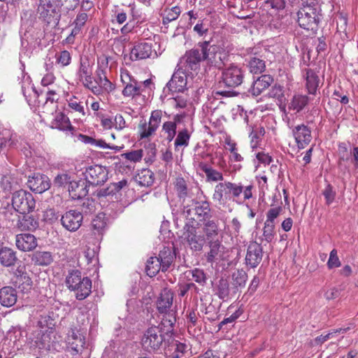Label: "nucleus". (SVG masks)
<instances>
[{"label": "nucleus", "mask_w": 358, "mask_h": 358, "mask_svg": "<svg viewBox=\"0 0 358 358\" xmlns=\"http://www.w3.org/2000/svg\"><path fill=\"white\" fill-rule=\"evenodd\" d=\"M321 8L318 0H302V7L297 12L299 25L306 30L317 28Z\"/></svg>", "instance_id": "obj_1"}, {"label": "nucleus", "mask_w": 358, "mask_h": 358, "mask_svg": "<svg viewBox=\"0 0 358 358\" xmlns=\"http://www.w3.org/2000/svg\"><path fill=\"white\" fill-rule=\"evenodd\" d=\"M65 283L69 289L76 292L78 300L86 299L92 292V280L88 277L83 276L78 270L69 271Z\"/></svg>", "instance_id": "obj_2"}, {"label": "nucleus", "mask_w": 358, "mask_h": 358, "mask_svg": "<svg viewBox=\"0 0 358 358\" xmlns=\"http://www.w3.org/2000/svg\"><path fill=\"white\" fill-rule=\"evenodd\" d=\"M198 46L201 48L203 61L206 62V65L209 69L213 67L222 69L228 61L227 52L220 46L211 45L210 41L199 42Z\"/></svg>", "instance_id": "obj_3"}, {"label": "nucleus", "mask_w": 358, "mask_h": 358, "mask_svg": "<svg viewBox=\"0 0 358 358\" xmlns=\"http://www.w3.org/2000/svg\"><path fill=\"white\" fill-rule=\"evenodd\" d=\"M30 346L34 349L46 351H59L62 348L57 338L56 333L52 329H48L45 331L37 330L31 338Z\"/></svg>", "instance_id": "obj_4"}, {"label": "nucleus", "mask_w": 358, "mask_h": 358, "mask_svg": "<svg viewBox=\"0 0 358 358\" xmlns=\"http://www.w3.org/2000/svg\"><path fill=\"white\" fill-rule=\"evenodd\" d=\"M183 227V236L190 249L194 252H201L206 240L201 234L197 231V225L194 217H189Z\"/></svg>", "instance_id": "obj_5"}, {"label": "nucleus", "mask_w": 358, "mask_h": 358, "mask_svg": "<svg viewBox=\"0 0 358 358\" xmlns=\"http://www.w3.org/2000/svg\"><path fill=\"white\" fill-rule=\"evenodd\" d=\"M243 189V186L231 182H220L215 185L213 199L222 204L224 201L230 199L231 194L234 197H238Z\"/></svg>", "instance_id": "obj_6"}, {"label": "nucleus", "mask_w": 358, "mask_h": 358, "mask_svg": "<svg viewBox=\"0 0 358 358\" xmlns=\"http://www.w3.org/2000/svg\"><path fill=\"white\" fill-rule=\"evenodd\" d=\"M203 61V54L200 49H192L187 51L177 65L178 68L189 74L197 73L200 69L201 62Z\"/></svg>", "instance_id": "obj_7"}, {"label": "nucleus", "mask_w": 358, "mask_h": 358, "mask_svg": "<svg viewBox=\"0 0 358 358\" xmlns=\"http://www.w3.org/2000/svg\"><path fill=\"white\" fill-rule=\"evenodd\" d=\"M12 206L17 212L25 214L34 210L36 201L31 193L20 189L13 193Z\"/></svg>", "instance_id": "obj_8"}, {"label": "nucleus", "mask_w": 358, "mask_h": 358, "mask_svg": "<svg viewBox=\"0 0 358 358\" xmlns=\"http://www.w3.org/2000/svg\"><path fill=\"white\" fill-rule=\"evenodd\" d=\"M244 76L245 71L241 66L231 64L222 71V83L225 87L235 88L242 84Z\"/></svg>", "instance_id": "obj_9"}, {"label": "nucleus", "mask_w": 358, "mask_h": 358, "mask_svg": "<svg viewBox=\"0 0 358 358\" xmlns=\"http://www.w3.org/2000/svg\"><path fill=\"white\" fill-rule=\"evenodd\" d=\"M164 334L159 327H151L144 333L141 342L146 350L159 349L164 341Z\"/></svg>", "instance_id": "obj_10"}, {"label": "nucleus", "mask_w": 358, "mask_h": 358, "mask_svg": "<svg viewBox=\"0 0 358 358\" xmlns=\"http://www.w3.org/2000/svg\"><path fill=\"white\" fill-rule=\"evenodd\" d=\"M208 250L204 253V258L208 264L213 265L223 261L226 257V247L222 244V239L210 241L206 243Z\"/></svg>", "instance_id": "obj_11"}, {"label": "nucleus", "mask_w": 358, "mask_h": 358, "mask_svg": "<svg viewBox=\"0 0 358 358\" xmlns=\"http://www.w3.org/2000/svg\"><path fill=\"white\" fill-rule=\"evenodd\" d=\"M98 68L96 71V86L101 87V94L103 92L110 93L115 90V85L108 79L106 73V68L108 64V57H103L98 62Z\"/></svg>", "instance_id": "obj_12"}, {"label": "nucleus", "mask_w": 358, "mask_h": 358, "mask_svg": "<svg viewBox=\"0 0 358 358\" xmlns=\"http://www.w3.org/2000/svg\"><path fill=\"white\" fill-rule=\"evenodd\" d=\"M162 117V111L155 110L151 113L148 123L141 122L138 126V132L141 139L152 136L158 129Z\"/></svg>", "instance_id": "obj_13"}, {"label": "nucleus", "mask_w": 358, "mask_h": 358, "mask_svg": "<svg viewBox=\"0 0 358 358\" xmlns=\"http://www.w3.org/2000/svg\"><path fill=\"white\" fill-rule=\"evenodd\" d=\"M85 181L92 185H99L108 179V170L101 165L89 166L85 172Z\"/></svg>", "instance_id": "obj_14"}, {"label": "nucleus", "mask_w": 358, "mask_h": 358, "mask_svg": "<svg viewBox=\"0 0 358 358\" xmlns=\"http://www.w3.org/2000/svg\"><path fill=\"white\" fill-rule=\"evenodd\" d=\"M188 73L178 68L173 73L171 80L167 83L164 90L167 89L173 92H182L186 89L187 75Z\"/></svg>", "instance_id": "obj_15"}, {"label": "nucleus", "mask_w": 358, "mask_h": 358, "mask_svg": "<svg viewBox=\"0 0 358 358\" xmlns=\"http://www.w3.org/2000/svg\"><path fill=\"white\" fill-rule=\"evenodd\" d=\"M83 220L82 213L76 210L66 212L61 217L62 226L69 231H76L81 226Z\"/></svg>", "instance_id": "obj_16"}, {"label": "nucleus", "mask_w": 358, "mask_h": 358, "mask_svg": "<svg viewBox=\"0 0 358 358\" xmlns=\"http://www.w3.org/2000/svg\"><path fill=\"white\" fill-rule=\"evenodd\" d=\"M292 134L299 150L305 148L312 140L310 129L303 124L294 127L292 129Z\"/></svg>", "instance_id": "obj_17"}, {"label": "nucleus", "mask_w": 358, "mask_h": 358, "mask_svg": "<svg viewBox=\"0 0 358 358\" xmlns=\"http://www.w3.org/2000/svg\"><path fill=\"white\" fill-rule=\"evenodd\" d=\"M263 248L261 243L252 242L248 247L245 264L252 268H256L262 262Z\"/></svg>", "instance_id": "obj_18"}, {"label": "nucleus", "mask_w": 358, "mask_h": 358, "mask_svg": "<svg viewBox=\"0 0 358 358\" xmlns=\"http://www.w3.org/2000/svg\"><path fill=\"white\" fill-rule=\"evenodd\" d=\"M27 185L31 191L38 194L44 192L50 187L48 176L41 173H34L29 176Z\"/></svg>", "instance_id": "obj_19"}, {"label": "nucleus", "mask_w": 358, "mask_h": 358, "mask_svg": "<svg viewBox=\"0 0 358 358\" xmlns=\"http://www.w3.org/2000/svg\"><path fill=\"white\" fill-rule=\"evenodd\" d=\"M152 45L149 42L136 43L130 51L129 57L132 61L149 58L152 54Z\"/></svg>", "instance_id": "obj_20"}, {"label": "nucleus", "mask_w": 358, "mask_h": 358, "mask_svg": "<svg viewBox=\"0 0 358 358\" xmlns=\"http://www.w3.org/2000/svg\"><path fill=\"white\" fill-rule=\"evenodd\" d=\"M68 343L73 355H81L85 350V338L78 330H71L68 336Z\"/></svg>", "instance_id": "obj_21"}, {"label": "nucleus", "mask_w": 358, "mask_h": 358, "mask_svg": "<svg viewBox=\"0 0 358 358\" xmlns=\"http://www.w3.org/2000/svg\"><path fill=\"white\" fill-rule=\"evenodd\" d=\"M59 6V0H39L38 13L44 20L49 23L51 17L57 13Z\"/></svg>", "instance_id": "obj_22"}, {"label": "nucleus", "mask_w": 358, "mask_h": 358, "mask_svg": "<svg viewBox=\"0 0 358 358\" xmlns=\"http://www.w3.org/2000/svg\"><path fill=\"white\" fill-rule=\"evenodd\" d=\"M173 292L167 288L164 289L157 301V308L160 313L176 311L173 307Z\"/></svg>", "instance_id": "obj_23"}, {"label": "nucleus", "mask_w": 358, "mask_h": 358, "mask_svg": "<svg viewBox=\"0 0 358 358\" xmlns=\"http://www.w3.org/2000/svg\"><path fill=\"white\" fill-rule=\"evenodd\" d=\"M188 216L194 214L197 216L199 222H204L208 220H210L212 215L210 214V204L207 201H196L194 203V207L187 210Z\"/></svg>", "instance_id": "obj_24"}, {"label": "nucleus", "mask_w": 358, "mask_h": 358, "mask_svg": "<svg viewBox=\"0 0 358 358\" xmlns=\"http://www.w3.org/2000/svg\"><path fill=\"white\" fill-rule=\"evenodd\" d=\"M121 80L125 85L122 90V94L124 96L134 97L141 94V88L138 85L137 81L131 78L128 71L122 73Z\"/></svg>", "instance_id": "obj_25"}, {"label": "nucleus", "mask_w": 358, "mask_h": 358, "mask_svg": "<svg viewBox=\"0 0 358 358\" xmlns=\"http://www.w3.org/2000/svg\"><path fill=\"white\" fill-rule=\"evenodd\" d=\"M16 246L22 251H31L37 246L36 237L30 234H21L16 236Z\"/></svg>", "instance_id": "obj_26"}, {"label": "nucleus", "mask_w": 358, "mask_h": 358, "mask_svg": "<svg viewBox=\"0 0 358 358\" xmlns=\"http://www.w3.org/2000/svg\"><path fill=\"white\" fill-rule=\"evenodd\" d=\"M139 17L138 12L136 10L135 6L129 5L125 9H121L116 11L115 18L112 20L113 23L117 22L119 24L124 23L129 17V22L135 20Z\"/></svg>", "instance_id": "obj_27"}, {"label": "nucleus", "mask_w": 358, "mask_h": 358, "mask_svg": "<svg viewBox=\"0 0 358 358\" xmlns=\"http://www.w3.org/2000/svg\"><path fill=\"white\" fill-rule=\"evenodd\" d=\"M219 223L217 220H208L203 222L202 235L204 236L206 243L210 241H216L220 234Z\"/></svg>", "instance_id": "obj_28"}, {"label": "nucleus", "mask_w": 358, "mask_h": 358, "mask_svg": "<svg viewBox=\"0 0 358 358\" xmlns=\"http://www.w3.org/2000/svg\"><path fill=\"white\" fill-rule=\"evenodd\" d=\"M273 80L270 76L262 75L252 83L248 92L254 96H257L271 85Z\"/></svg>", "instance_id": "obj_29"}, {"label": "nucleus", "mask_w": 358, "mask_h": 358, "mask_svg": "<svg viewBox=\"0 0 358 358\" xmlns=\"http://www.w3.org/2000/svg\"><path fill=\"white\" fill-rule=\"evenodd\" d=\"M85 180L72 181L69 186V192L73 199H80L88 194L87 185Z\"/></svg>", "instance_id": "obj_30"}, {"label": "nucleus", "mask_w": 358, "mask_h": 358, "mask_svg": "<svg viewBox=\"0 0 358 358\" xmlns=\"http://www.w3.org/2000/svg\"><path fill=\"white\" fill-rule=\"evenodd\" d=\"M17 295L15 289L6 286L0 289V303L5 307H11L17 301Z\"/></svg>", "instance_id": "obj_31"}, {"label": "nucleus", "mask_w": 358, "mask_h": 358, "mask_svg": "<svg viewBox=\"0 0 358 358\" xmlns=\"http://www.w3.org/2000/svg\"><path fill=\"white\" fill-rule=\"evenodd\" d=\"M306 87L310 95H316L320 85V78L310 69H305Z\"/></svg>", "instance_id": "obj_32"}, {"label": "nucleus", "mask_w": 358, "mask_h": 358, "mask_svg": "<svg viewBox=\"0 0 358 358\" xmlns=\"http://www.w3.org/2000/svg\"><path fill=\"white\" fill-rule=\"evenodd\" d=\"M17 136L10 129H3L0 131V151L3 148H15L17 145Z\"/></svg>", "instance_id": "obj_33"}, {"label": "nucleus", "mask_w": 358, "mask_h": 358, "mask_svg": "<svg viewBox=\"0 0 358 358\" xmlns=\"http://www.w3.org/2000/svg\"><path fill=\"white\" fill-rule=\"evenodd\" d=\"M160 264L162 266V271H166L173 262L176 258V254L173 249L170 247H164L159 253V257H157Z\"/></svg>", "instance_id": "obj_34"}, {"label": "nucleus", "mask_w": 358, "mask_h": 358, "mask_svg": "<svg viewBox=\"0 0 358 358\" xmlns=\"http://www.w3.org/2000/svg\"><path fill=\"white\" fill-rule=\"evenodd\" d=\"M164 315L161 323L158 326L166 335H171L173 331V326L176 322V311H169L163 313Z\"/></svg>", "instance_id": "obj_35"}, {"label": "nucleus", "mask_w": 358, "mask_h": 358, "mask_svg": "<svg viewBox=\"0 0 358 358\" xmlns=\"http://www.w3.org/2000/svg\"><path fill=\"white\" fill-rule=\"evenodd\" d=\"M50 127L61 131H71L73 129L69 117L62 112L55 113L54 118L51 121Z\"/></svg>", "instance_id": "obj_36"}, {"label": "nucleus", "mask_w": 358, "mask_h": 358, "mask_svg": "<svg viewBox=\"0 0 358 358\" xmlns=\"http://www.w3.org/2000/svg\"><path fill=\"white\" fill-rule=\"evenodd\" d=\"M310 100V98L307 95L296 94L288 103V110L299 113L308 105Z\"/></svg>", "instance_id": "obj_37"}, {"label": "nucleus", "mask_w": 358, "mask_h": 358, "mask_svg": "<svg viewBox=\"0 0 358 358\" xmlns=\"http://www.w3.org/2000/svg\"><path fill=\"white\" fill-rule=\"evenodd\" d=\"M17 228L21 231H35L39 227V222L32 215H24L20 217L17 224Z\"/></svg>", "instance_id": "obj_38"}, {"label": "nucleus", "mask_w": 358, "mask_h": 358, "mask_svg": "<svg viewBox=\"0 0 358 358\" xmlns=\"http://www.w3.org/2000/svg\"><path fill=\"white\" fill-rule=\"evenodd\" d=\"M17 257L16 252L8 247H3L0 249V263L2 266L10 267L15 265Z\"/></svg>", "instance_id": "obj_39"}, {"label": "nucleus", "mask_w": 358, "mask_h": 358, "mask_svg": "<svg viewBox=\"0 0 358 358\" xmlns=\"http://www.w3.org/2000/svg\"><path fill=\"white\" fill-rule=\"evenodd\" d=\"M59 99V96L54 90H49L46 92L45 102L43 104V112L53 114L57 112V101Z\"/></svg>", "instance_id": "obj_40"}, {"label": "nucleus", "mask_w": 358, "mask_h": 358, "mask_svg": "<svg viewBox=\"0 0 358 358\" xmlns=\"http://www.w3.org/2000/svg\"><path fill=\"white\" fill-rule=\"evenodd\" d=\"M31 260L39 266H48L53 262L52 253L46 251H37L32 255Z\"/></svg>", "instance_id": "obj_41"}, {"label": "nucleus", "mask_w": 358, "mask_h": 358, "mask_svg": "<svg viewBox=\"0 0 358 358\" xmlns=\"http://www.w3.org/2000/svg\"><path fill=\"white\" fill-rule=\"evenodd\" d=\"M22 78L20 84L21 85L22 93L27 100L31 96V93L36 95L37 92L35 90L34 87L31 84V78L27 74L22 73Z\"/></svg>", "instance_id": "obj_42"}, {"label": "nucleus", "mask_w": 358, "mask_h": 358, "mask_svg": "<svg viewBox=\"0 0 358 358\" xmlns=\"http://www.w3.org/2000/svg\"><path fill=\"white\" fill-rule=\"evenodd\" d=\"M42 36L43 33L37 31L35 34L31 35L29 39L22 38L21 41L22 46L27 48L31 51L36 50L41 46Z\"/></svg>", "instance_id": "obj_43"}, {"label": "nucleus", "mask_w": 358, "mask_h": 358, "mask_svg": "<svg viewBox=\"0 0 358 358\" xmlns=\"http://www.w3.org/2000/svg\"><path fill=\"white\" fill-rule=\"evenodd\" d=\"M199 167L206 173L208 181H222L224 178L221 172L208 166L206 163L200 162Z\"/></svg>", "instance_id": "obj_44"}, {"label": "nucleus", "mask_w": 358, "mask_h": 358, "mask_svg": "<svg viewBox=\"0 0 358 358\" xmlns=\"http://www.w3.org/2000/svg\"><path fill=\"white\" fill-rule=\"evenodd\" d=\"M92 227L94 234H102L107 227V218L103 213H99L92 220Z\"/></svg>", "instance_id": "obj_45"}, {"label": "nucleus", "mask_w": 358, "mask_h": 358, "mask_svg": "<svg viewBox=\"0 0 358 358\" xmlns=\"http://www.w3.org/2000/svg\"><path fill=\"white\" fill-rule=\"evenodd\" d=\"M230 294L229 284L227 279L221 278L215 287V294L223 301L229 299Z\"/></svg>", "instance_id": "obj_46"}, {"label": "nucleus", "mask_w": 358, "mask_h": 358, "mask_svg": "<svg viewBox=\"0 0 358 358\" xmlns=\"http://www.w3.org/2000/svg\"><path fill=\"white\" fill-rule=\"evenodd\" d=\"M154 180V173L150 169H143L136 176V181L141 186H151L153 184Z\"/></svg>", "instance_id": "obj_47"}, {"label": "nucleus", "mask_w": 358, "mask_h": 358, "mask_svg": "<svg viewBox=\"0 0 358 358\" xmlns=\"http://www.w3.org/2000/svg\"><path fill=\"white\" fill-rule=\"evenodd\" d=\"M181 13V9L179 6H176L172 8H166L162 13V23L167 24L169 22L178 19Z\"/></svg>", "instance_id": "obj_48"}, {"label": "nucleus", "mask_w": 358, "mask_h": 358, "mask_svg": "<svg viewBox=\"0 0 358 358\" xmlns=\"http://www.w3.org/2000/svg\"><path fill=\"white\" fill-rule=\"evenodd\" d=\"M232 285L235 289L244 287L248 280V274L243 269L237 270L231 275Z\"/></svg>", "instance_id": "obj_49"}, {"label": "nucleus", "mask_w": 358, "mask_h": 358, "mask_svg": "<svg viewBox=\"0 0 358 358\" xmlns=\"http://www.w3.org/2000/svg\"><path fill=\"white\" fill-rule=\"evenodd\" d=\"M89 75H92V66L88 59L81 57L76 72L77 78L78 80L83 77H87Z\"/></svg>", "instance_id": "obj_50"}, {"label": "nucleus", "mask_w": 358, "mask_h": 358, "mask_svg": "<svg viewBox=\"0 0 358 358\" xmlns=\"http://www.w3.org/2000/svg\"><path fill=\"white\" fill-rule=\"evenodd\" d=\"M160 270L162 271V266L157 257H152L148 259L145 268L148 275L155 276Z\"/></svg>", "instance_id": "obj_51"}, {"label": "nucleus", "mask_w": 358, "mask_h": 358, "mask_svg": "<svg viewBox=\"0 0 358 358\" xmlns=\"http://www.w3.org/2000/svg\"><path fill=\"white\" fill-rule=\"evenodd\" d=\"M176 129L177 127L176 125V122H172V121H166L163 123L162 133H163V135L168 141V142L172 141L176 136Z\"/></svg>", "instance_id": "obj_52"}, {"label": "nucleus", "mask_w": 358, "mask_h": 358, "mask_svg": "<svg viewBox=\"0 0 358 358\" xmlns=\"http://www.w3.org/2000/svg\"><path fill=\"white\" fill-rule=\"evenodd\" d=\"M275 224L269 223V222H264V225L263 227V234H262V242L266 241V243H271L275 236Z\"/></svg>", "instance_id": "obj_53"}, {"label": "nucleus", "mask_w": 358, "mask_h": 358, "mask_svg": "<svg viewBox=\"0 0 358 358\" xmlns=\"http://www.w3.org/2000/svg\"><path fill=\"white\" fill-rule=\"evenodd\" d=\"M67 102L68 107L72 111L76 112L82 116H85L86 112L83 101L76 96H72L67 100Z\"/></svg>", "instance_id": "obj_54"}, {"label": "nucleus", "mask_w": 358, "mask_h": 358, "mask_svg": "<svg viewBox=\"0 0 358 358\" xmlns=\"http://www.w3.org/2000/svg\"><path fill=\"white\" fill-rule=\"evenodd\" d=\"M265 134V129L263 127L252 128L250 134V145L254 150L258 147L261 138Z\"/></svg>", "instance_id": "obj_55"}, {"label": "nucleus", "mask_w": 358, "mask_h": 358, "mask_svg": "<svg viewBox=\"0 0 358 358\" xmlns=\"http://www.w3.org/2000/svg\"><path fill=\"white\" fill-rule=\"evenodd\" d=\"M78 80L85 87L90 90L94 94H101V87L96 86V85L93 83L92 75H89L87 77H83L78 79Z\"/></svg>", "instance_id": "obj_56"}, {"label": "nucleus", "mask_w": 358, "mask_h": 358, "mask_svg": "<svg viewBox=\"0 0 358 358\" xmlns=\"http://www.w3.org/2000/svg\"><path fill=\"white\" fill-rule=\"evenodd\" d=\"M189 138L190 134L187 129L180 131L174 142L176 149L180 146L187 147L189 145Z\"/></svg>", "instance_id": "obj_57"}, {"label": "nucleus", "mask_w": 358, "mask_h": 358, "mask_svg": "<svg viewBox=\"0 0 358 358\" xmlns=\"http://www.w3.org/2000/svg\"><path fill=\"white\" fill-rule=\"evenodd\" d=\"M56 64L66 67L71 63V54L68 50H62L55 55Z\"/></svg>", "instance_id": "obj_58"}, {"label": "nucleus", "mask_w": 358, "mask_h": 358, "mask_svg": "<svg viewBox=\"0 0 358 358\" xmlns=\"http://www.w3.org/2000/svg\"><path fill=\"white\" fill-rule=\"evenodd\" d=\"M175 189L180 199H185L188 195L187 182L182 178H177L175 182Z\"/></svg>", "instance_id": "obj_59"}, {"label": "nucleus", "mask_w": 358, "mask_h": 358, "mask_svg": "<svg viewBox=\"0 0 358 358\" xmlns=\"http://www.w3.org/2000/svg\"><path fill=\"white\" fill-rule=\"evenodd\" d=\"M249 68L252 73H261L265 69V62L261 59L253 57L249 62Z\"/></svg>", "instance_id": "obj_60"}, {"label": "nucleus", "mask_w": 358, "mask_h": 358, "mask_svg": "<svg viewBox=\"0 0 358 358\" xmlns=\"http://www.w3.org/2000/svg\"><path fill=\"white\" fill-rule=\"evenodd\" d=\"M189 273L192 275V280L199 285L204 286L206 284L208 278L203 269L195 268L189 271Z\"/></svg>", "instance_id": "obj_61"}, {"label": "nucleus", "mask_w": 358, "mask_h": 358, "mask_svg": "<svg viewBox=\"0 0 358 358\" xmlns=\"http://www.w3.org/2000/svg\"><path fill=\"white\" fill-rule=\"evenodd\" d=\"M15 284L22 292H27L31 289L32 281L31 278L27 273L26 275L18 277L15 279Z\"/></svg>", "instance_id": "obj_62"}, {"label": "nucleus", "mask_w": 358, "mask_h": 358, "mask_svg": "<svg viewBox=\"0 0 358 358\" xmlns=\"http://www.w3.org/2000/svg\"><path fill=\"white\" fill-rule=\"evenodd\" d=\"M242 313L243 310H241L240 308L236 310L231 315L226 317L221 322H220L218 324V329H222L224 326L229 324H231V326H233V324L241 315Z\"/></svg>", "instance_id": "obj_63"}, {"label": "nucleus", "mask_w": 358, "mask_h": 358, "mask_svg": "<svg viewBox=\"0 0 358 358\" xmlns=\"http://www.w3.org/2000/svg\"><path fill=\"white\" fill-rule=\"evenodd\" d=\"M1 184L4 190L11 191L16 188L17 182L11 176H3Z\"/></svg>", "instance_id": "obj_64"}]
</instances>
